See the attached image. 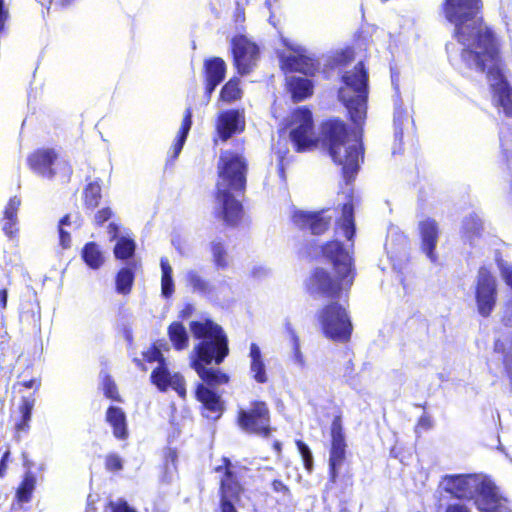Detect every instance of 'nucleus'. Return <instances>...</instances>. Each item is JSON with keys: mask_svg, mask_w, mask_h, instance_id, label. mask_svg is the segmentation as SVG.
Here are the masks:
<instances>
[{"mask_svg": "<svg viewBox=\"0 0 512 512\" xmlns=\"http://www.w3.org/2000/svg\"><path fill=\"white\" fill-rule=\"evenodd\" d=\"M101 184L100 181L89 182L83 189V205L86 209L94 210L101 202Z\"/></svg>", "mask_w": 512, "mask_h": 512, "instance_id": "29", "label": "nucleus"}, {"mask_svg": "<svg viewBox=\"0 0 512 512\" xmlns=\"http://www.w3.org/2000/svg\"><path fill=\"white\" fill-rule=\"evenodd\" d=\"M59 243L63 249H68L71 246V235L64 228L58 227Z\"/></svg>", "mask_w": 512, "mask_h": 512, "instance_id": "49", "label": "nucleus"}, {"mask_svg": "<svg viewBox=\"0 0 512 512\" xmlns=\"http://www.w3.org/2000/svg\"><path fill=\"white\" fill-rule=\"evenodd\" d=\"M287 90L294 103L301 102L313 94V83L307 78L292 76L287 80Z\"/></svg>", "mask_w": 512, "mask_h": 512, "instance_id": "24", "label": "nucleus"}, {"mask_svg": "<svg viewBox=\"0 0 512 512\" xmlns=\"http://www.w3.org/2000/svg\"><path fill=\"white\" fill-rule=\"evenodd\" d=\"M194 306L191 304V303H186L183 308L181 309V311L179 312V318L181 320H185L189 317L192 316V314L194 313Z\"/></svg>", "mask_w": 512, "mask_h": 512, "instance_id": "53", "label": "nucleus"}, {"mask_svg": "<svg viewBox=\"0 0 512 512\" xmlns=\"http://www.w3.org/2000/svg\"><path fill=\"white\" fill-rule=\"evenodd\" d=\"M475 491H471L470 482H446L444 489L457 498L474 499L481 512H512L509 501L499 495L494 482H474Z\"/></svg>", "mask_w": 512, "mask_h": 512, "instance_id": "6", "label": "nucleus"}, {"mask_svg": "<svg viewBox=\"0 0 512 512\" xmlns=\"http://www.w3.org/2000/svg\"><path fill=\"white\" fill-rule=\"evenodd\" d=\"M136 250L135 241L132 238L121 236L116 241L113 249L114 257L117 260H127L134 256Z\"/></svg>", "mask_w": 512, "mask_h": 512, "instance_id": "30", "label": "nucleus"}, {"mask_svg": "<svg viewBox=\"0 0 512 512\" xmlns=\"http://www.w3.org/2000/svg\"><path fill=\"white\" fill-rule=\"evenodd\" d=\"M195 398L202 405V414L207 418L219 419L224 411L221 396L203 383H198L195 388Z\"/></svg>", "mask_w": 512, "mask_h": 512, "instance_id": "16", "label": "nucleus"}, {"mask_svg": "<svg viewBox=\"0 0 512 512\" xmlns=\"http://www.w3.org/2000/svg\"><path fill=\"white\" fill-rule=\"evenodd\" d=\"M475 296L479 314L488 317L496 304L497 289L494 276L485 267L478 271Z\"/></svg>", "mask_w": 512, "mask_h": 512, "instance_id": "11", "label": "nucleus"}, {"mask_svg": "<svg viewBox=\"0 0 512 512\" xmlns=\"http://www.w3.org/2000/svg\"><path fill=\"white\" fill-rule=\"evenodd\" d=\"M447 512H468V511L463 506L451 505L448 507Z\"/></svg>", "mask_w": 512, "mask_h": 512, "instance_id": "63", "label": "nucleus"}, {"mask_svg": "<svg viewBox=\"0 0 512 512\" xmlns=\"http://www.w3.org/2000/svg\"><path fill=\"white\" fill-rule=\"evenodd\" d=\"M332 424H331V440L332 447L330 452V468L332 471V477H336V470L341 466L344 457H345V437L343 433L342 423H341V415L337 408H335L332 414Z\"/></svg>", "mask_w": 512, "mask_h": 512, "instance_id": "13", "label": "nucleus"}, {"mask_svg": "<svg viewBox=\"0 0 512 512\" xmlns=\"http://www.w3.org/2000/svg\"><path fill=\"white\" fill-rule=\"evenodd\" d=\"M369 76L362 61L341 76L338 98L346 107L352 122L361 127L367 114Z\"/></svg>", "mask_w": 512, "mask_h": 512, "instance_id": "5", "label": "nucleus"}, {"mask_svg": "<svg viewBox=\"0 0 512 512\" xmlns=\"http://www.w3.org/2000/svg\"><path fill=\"white\" fill-rule=\"evenodd\" d=\"M9 19V10L5 5V0H0V32H3L6 22Z\"/></svg>", "mask_w": 512, "mask_h": 512, "instance_id": "50", "label": "nucleus"}, {"mask_svg": "<svg viewBox=\"0 0 512 512\" xmlns=\"http://www.w3.org/2000/svg\"><path fill=\"white\" fill-rule=\"evenodd\" d=\"M291 223L294 228L301 231L304 235L320 234V212L304 211L295 209L291 214Z\"/></svg>", "mask_w": 512, "mask_h": 512, "instance_id": "19", "label": "nucleus"}, {"mask_svg": "<svg viewBox=\"0 0 512 512\" xmlns=\"http://www.w3.org/2000/svg\"><path fill=\"white\" fill-rule=\"evenodd\" d=\"M284 157L280 156L279 163H278V172L282 179H285V170H284V164H283Z\"/></svg>", "mask_w": 512, "mask_h": 512, "instance_id": "62", "label": "nucleus"}, {"mask_svg": "<svg viewBox=\"0 0 512 512\" xmlns=\"http://www.w3.org/2000/svg\"><path fill=\"white\" fill-rule=\"evenodd\" d=\"M104 465L107 471L115 473L122 470L123 461L118 454L110 453L106 455Z\"/></svg>", "mask_w": 512, "mask_h": 512, "instance_id": "41", "label": "nucleus"}, {"mask_svg": "<svg viewBox=\"0 0 512 512\" xmlns=\"http://www.w3.org/2000/svg\"><path fill=\"white\" fill-rule=\"evenodd\" d=\"M150 380L160 392H166L172 388L180 398H186V383L184 377L179 373L170 374L166 363H162L153 369Z\"/></svg>", "mask_w": 512, "mask_h": 512, "instance_id": "14", "label": "nucleus"}, {"mask_svg": "<svg viewBox=\"0 0 512 512\" xmlns=\"http://www.w3.org/2000/svg\"><path fill=\"white\" fill-rule=\"evenodd\" d=\"M219 512H237L234 503L220 501Z\"/></svg>", "mask_w": 512, "mask_h": 512, "instance_id": "57", "label": "nucleus"}, {"mask_svg": "<svg viewBox=\"0 0 512 512\" xmlns=\"http://www.w3.org/2000/svg\"><path fill=\"white\" fill-rule=\"evenodd\" d=\"M296 445L303 458L305 468L310 470L312 468L313 458L309 447L302 440H297Z\"/></svg>", "mask_w": 512, "mask_h": 512, "instance_id": "44", "label": "nucleus"}, {"mask_svg": "<svg viewBox=\"0 0 512 512\" xmlns=\"http://www.w3.org/2000/svg\"><path fill=\"white\" fill-rule=\"evenodd\" d=\"M186 282L193 291L206 293L209 291L208 283L198 274V272L191 270L186 274Z\"/></svg>", "mask_w": 512, "mask_h": 512, "instance_id": "36", "label": "nucleus"}, {"mask_svg": "<svg viewBox=\"0 0 512 512\" xmlns=\"http://www.w3.org/2000/svg\"><path fill=\"white\" fill-rule=\"evenodd\" d=\"M142 355L143 359L148 363L158 362V365L165 363L162 352L155 344H152Z\"/></svg>", "mask_w": 512, "mask_h": 512, "instance_id": "42", "label": "nucleus"}, {"mask_svg": "<svg viewBox=\"0 0 512 512\" xmlns=\"http://www.w3.org/2000/svg\"><path fill=\"white\" fill-rule=\"evenodd\" d=\"M250 373L253 380L258 384H265L268 382V375L262 352L256 343L250 344Z\"/></svg>", "mask_w": 512, "mask_h": 512, "instance_id": "22", "label": "nucleus"}, {"mask_svg": "<svg viewBox=\"0 0 512 512\" xmlns=\"http://www.w3.org/2000/svg\"><path fill=\"white\" fill-rule=\"evenodd\" d=\"M107 232L110 236V240L113 241V240H118L119 237V233H120V230H119V226L114 223V222H111L108 224L107 226Z\"/></svg>", "mask_w": 512, "mask_h": 512, "instance_id": "54", "label": "nucleus"}, {"mask_svg": "<svg viewBox=\"0 0 512 512\" xmlns=\"http://www.w3.org/2000/svg\"><path fill=\"white\" fill-rule=\"evenodd\" d=\"M419 231L421 236V250L431 262H437L438 257L435 253L439 238L437 222L432 219H425L419 223Z\"/></svg>", "mask_w": 512, "mask_h": 512, "instance_id": "18", "label": "nucleus"}, {"mask_svg": "<svg viewBox=\"0 0 512 512\" xmlns=\"http://www.w3.org/2000/svg\"><path fill=\"white\" fill-rule=\"evenodd\" d=\"M168 338L177 351H182L189 346V336L185 326L180 321H173L167 328Z\"/></svg>", "mask_w": 512, "mask_h": 512, "instance_id": "27", "label": "nucleus"}, {"mask_svg": "<svg viewBox=\"0 0 512 512\" xmlns=\"http://www.w3.org/2000/svg\"><path fill=\"white\" fill-rule=\"evenodd\" d=\"M231 54L233 65L240 75L249 74L260 57L258 45L243 34H238L231 39Z\"/></svg>", "mask_w": 512, "mask_h": 512, "instance_id": "9", "label": "nucleus"}, {"mask_svg": "<svg viewBox=\"0 0 512 512\" xmlns=\"http://www.w3.org/2000/svg\"><path fill=\"white\" fill-rule=\"evenodd\" d=\"M111 506L112 512H136L126 501H118L116 503H112Z\"/></svg>", "mask_w": 512, "mask_h": 512, "instance_id": "52", "label": "nucleus"}, {"mask_svg": "<svg viewBox=\"0 0 512 512\" xmlns=\"http://www.w3.org/2000/svg\"><path fill=\"white\" fill-rule=\"evenodd\" d=\"M470 475H462V474H459V475H446L445 477H443L442 480H451V481H454V480H467L466 478H469Z\"/></svg>", "mask_w": 512, "mask_h": 512, "instance_id": "58", "label": "nucleus"}, {"mask_svg": "<svg viewBox=\"0 0 512 512\" xmlns=\"http://www.w3.org/2000/svg\"><path fill=\"white\" fill-rule=\"evenodd\" d=\"M81 256L83 261L91 268L98 269L104 263V257L96 242H88L82 248Z\"/></svg>", "mask_w": 512, "mask_h": 512, "instance_id": "28", "label": "nucleus"}, {"mask_svg": "<svg viewBox=\"0 0 512 512\" xmlns=\"http://www.w3.org/2000/svg\"><path fill=\"white\" fill-rule=\"evenodd\" d=\"M280 68L284 73H301L312 76L317 71V61L301 46L287 45V51L278 54Z\"/></svg>", "mask_w": 512, "mask_h": 512, "instance_id": "10", "label": "nucleus"}, {"mask_svg": "<svg viewBox=\"0 0 512 512\" xmlns=\"http://www.w3.org/2000/svg\"><path fill=\"white\" fill-rule=\"evenodd\" d=\"M164 463L167 469H177L178 451L176 448L168 447L164 453Z\"/></svg>", "mask_w": 512, "mask_h": 512, "instance_id": "47", "label": "nucleus"}, {"mask_svg": "<svg viewBox=\"0 0 512 512\" xmlns=\"http://www.w3.org/2000/svg\"><path fill=\"white\" fill-rule=\"evenodd\" d=\"M273 489L275 491H285L288 492V488L284 485L283 482H272Z\"/></svg>", "mask_w": 512, "mask_h": 512, "instance_id": "61", "label": "nucleus"}, {"mask_svg": "<svg viewBox=\"0 0 512 512\" xmlns=\"http://www.w3.org/2000/svg\"><path fill=\"white\" fill-rule=\"evenodd\" d=\"M248 163L241 154L222 152L217 164L218 180L215 189V200L218 204L215 216L228 227L238 226L244 216L242 203L236 196L246 191Z\"/></svg>", "mask_w": 512, "mask_h": 512, "instance_id": "4", "label": "nucleus"}, {"mask_svg": "<svg viewBox=\"0 0 512 512\" xmlns=\"http://www.w3.org/2000/svg\"><path fill=\"white\" fill-rule=\"evenodd\" d=\"M192 116H193L192 108L187 107L184 112L182 123H181L180 129L177 133L176 139H178L180 141H184V142L186 141L189 131L192 127Z\"/></svg>", "mask_w": 512, "mask_h": 512, "instance_id": "39", "label": "nucleus"}, {"mask_svg": "<svg viewBox=\"0 0 512 512\" xmlns=\"http://www.w3.org/2000/svg\"><path fill=\"white\" fill-rule=\"evenodd\" d=\"M21 206V199L17 195L9 198L4 210L2 218L18 219V211Z\"/></svg>", "mask_w": 512, "mask_h": 512, "instance_id": "40", "label": "nucleus"}, {"mask_svg": "<svg viewBox=\"0 0 512 512\" xmlns=\"http://www.w3.org/2000/svg\"><path fill=\"white\" fill-rule=\"evenodd\" d=\"M285 128L289 129V138L296 152L317 148L319 139L315 134L313 113L308 106L293 109L285 119Z\"/></svg>", "mask_w": 512, "mask_h": 512, "instance_id": "7", "label": "nucleus"}, {"mask_svg": "<svg viewBox=\"0 0 512 512\" xmlns=\"http://www.w3.org/2000/svg\"><path fill=\"white\" fill-rule=\"evenodd\" d=\"M320 290V270L315 269L306 282V291L313 295Z\"/></svg>", "mask_w": 512, "mask_h": 512, "instance_id": "45", "label": "nucleus"}, {"mask_svg": "<svg viewBox=\"0 0 512 512\" xmlns=\"http://www.w3.org/2000/svg\"><path fill=\"white\" fill-rule=\"evenodd\" d=\"M419 424L425 428H430V419L427 416H422L419 420Z\"/></svg>", "mask_w": 512, "mask_h": 512, "instance_id": "64", "label": "nucleus"}, {"mask_svg": "<svg viewBox=\"0 0 512 512\" xmlns=\"http://www.w3.org/2000/svg\"><path fill=\"white\" fill-rule=\"evenodd\" d=\"M113 215L112 210L109 207H104L95 213L94 221L96 226H102L107 222Z\"/></svg>", "mask_w": 512, "mask_h": 512, "instance_id": "48", "label": "nucleus"}, {"mask_svg": "<svg viewBox=\"0 0 512 512\" xmlns=\"http://www.w3.org/2000/svg\"><path fill=\"white\" fill-rule=\"evenodd\" d=\"M0 306L3 309L7 306V291L5 289L0 291Z\"/></svg>", "mask_w": 512, "mask_h": 512, "instance_id": "59", "label": "nucleus"}, {"mask_svg": "<svg viewBox=\"0 0 512 512\" xmlns=\"http://www.w3.org/2000/svg\"><path fill=\"white\" fill-rule=\"evenodd\" d=\"M35 404L33 397H24L19 405V417L14 424V433L17 439L28 434L30 429V421L32 417V410Z\"/></svg>", "mask_w": 512, "mask_h": 512, "instance_id": "21", "label": "nucleus"}, {"mask_svg": "<svg viewBox=\"0 0 512 512\" xmlns=\"http://www.w3.org/2000/svg\"><path fill=\"white\" fill-rule=\"evenodd\" d=\"M57 159L58 153L54 148H38L28 155L27 165L34 173L51 179L56 175L53 166Z\"/></svg>", "mask_w": 512, "mask_h": 512, "instance_id": "15", "label": "nucleus"}, {"mask_svg": "<svg viewBox=\"0 0 512 512\" xmlns=\"http://www.w3.org/2000/svg\"><path fill=\"white\" fill-rule=\"evenodd\" d=\"M246 122L244 113L238 109H229L219 113L216 119L217 138L213 139L217 144V139L222 142L228 141L235 134H240L245 130Z\"/></svg>", "mask_w": 512, "mask_h": 512, "instance_id": "12", "label": "nucleus"}, {"mask_svg": "<svg viewBox=\"0 0 512 512\" xmlns=\"http://www.w3.org/2000/svg\"><path fill=\"white\" fill-rule=\"evenodd\" d=\"M236 423L245 433L262 438H269L273 432L271 411L263 400H253L248 408H240L237 411Z\"/></svg>", "mask_w": 512, "mask_h": 512, "instance_id": "8", "label": "nucleus"}, {"mask_svg": "<svg viewBox=\"0 0 512 512\" xmlns=\"http://www.w3.org/2000/svg\"><path fill=\"white\" fill-rule=\"evenodd\" d=\"M105 420L111 426L115 438L119 440L128 438L127 418L122 408L109 406L106 410Z\"/></svg>", "mask_w": 512, "mask_h": 512, "instance_id": "20", "label": "nucleus"}, {"mask_svg": "<svg viewBox=\"0 0 512 512\" xmlns=\"http://www.w3.org/2000/svg\"><path fill=\"white\" fill-rule=\"evenodd\" d=\"M136 263L122 267L115 275V290L121 295H129L135 282Z\"/></svg>", "mask_w": 512, "mask_h": 512, "instance_id": "26", "label": "nucleus"}, {"mask_svg": "<svg viewBox=\"0 0 512 512\" xmlns=\"http://www.w3.org/2000/svg\"><path fill=\"white\" fill-rule=\"evenodd\" d=\"M9 457H10L9 451H5L1 456V459H0V477L1 478L5 476V470L7 467V462L9 460Z\"/></svg>", "mask_w": 512, "mask_h": 512, "instance_id": "56", "label": "nucleus"}, {"mask_svg": "<svg viewBox=\"0 0 512 512\" xmlns=\"http://www.w3.org/2000/svg\"><path fill=\"white\" fill-rule=\"evenodd\" d=\"M359 137L355 131L351 139L345 124H322V146L327 147L334 163L342 167L344 181L339 192L343 202L333 209H322V234L333 224L335 237L322 246V298L331 299L322 311V330L335 342H347L352 332L349 316L339 301L347 295L355 278L352 182L363 160Z\"/></svg>", "mask_w": 512, "mask_h": 512, "instance_id": "1", "label": "nucleus"}, {"mask_svg": "<svg viewBox=\"0 0 512 512\" xmlns=\"http://www.w3.org/2000/svg\"><path fill=\"white\" fill-rule=\"evenodd\" d=\"M211 252L213 256L214 264L218 268H226L228 266L227 253L223 243L214 242L211 244Z\"/></svg>", "mask_w": 512, "mask_h": 512, "instance_id": "37", "label": "nucleus"}, {"mask_svg": "<svg viewBox=\"0 0 512 512\" xmlns=\"http://www.w3.org/2000/svg\"><path fill=\"white\" fill-rule=\"evenodd\" d=\"M189 329L198 343L190 355V366L206 387H217L227 384L228 374L220 369L209 368L208 365L223 363L229 355V341L223 328L210 318L194 320L189 323Z\"/></svg>", "mask_w": 512, "mask_h": 512, "instance_id": "3", "label": "nucleus"}, {"mask_svg": "<svg viewBox=\"0 0 512 512\" xmlns=\"http://www.w3.org/2000/svg\"><path fill=\"white\" fill-rule=\"evenodd\" d=\"M243 492L241 482H221L220 501L239 503Z\"/></svg>", "mask_w": 512, "mask_h": 512, "instance_id": "32", "label": "nucleus"}, {"mask_svg": "<svg viewBox=\"0 0 512 512\" xmlns=\"http://www.w3.org/2000/svg\"><path fill=\"white\" fill-rule=\"evenodd\" d=\"M248 468L240 462H232L229 458L223 457L221 464L215 467V472L220 480H240L247 476Z\"/></svg>", "mask_w": 512, "mask_h": 512, "instance_id": "23", "label": "nucleus"}, {"mask_svg": "<svg viewBox=\"0 0 512 512\" xmlns=\"http://www.w3.org/2000/svg\"><path fill=\"white\" fill-rule=\"evenodd\" d=\"M220 100L225 103H233L242 97L240 81L237 78H231L221 88Z\"/></svg>", "mask_w": 512, "mask_h": 512, "instance_id": "33", "label": "nucleus"}, {"mask_svg": "<svg viewBox=\"0 0 512 512\" xmlns=\"http://www.w3.org/2000/svg\"><path fill=\"white\" fill-rule=\"evenodd\" d=\"M161 266V293L165 298H169L175 291L174 281L172 277V267L166 258L160 261Z\"/></svg>", "mask_w": 512, "mask_h": 512, "instance_id": "31", "label": "nucleus"}, {"mask_svg": "<svg viewBox=\"0 0 512 512\" xmlns=\"http://www.w3.org/2000/svg\"><path fill=\"white\" fill-rule=\"evenodd\" d=\"M498 267L505 283L512 289V264L505 260H498Z\"/></svg>", "mask_w": 512, "mask_h": 512, "instance_id": "46", "label": "nucleus"}, {"mask_svg": "<svg viewBox=\"0 0 512 512\" xmlns=\"http://www.w3.org/2000/svg\"><path fill=\"white\" fill-rule=\"evenodd\" d=\"M226 63L221 57H211L203 63V75L205 81V93L211 96L215 88L225 79Z\"/></svg>", "mask_w": 512, "mask_h": 512, "instance_id": "17", "label": "nucleus"}, {"mask_svg": "<svg viewBox=\"0 0 512 512\" xmlns=\"http://www.w3.org/2000/svg\"><path fill=\"white\" fill-rule=\"evenodd\" d=\"M71 224V221H70V215L69 214H65L60 220H59V223H58V227H61L63 228V226L65 225H70Z\"/></svg>", "mask_w": 512, "mask_h": 512, "instance_id": "60", "label": "nucleus"}, {"mask_svg": "<svg viewBox=\"0 0 512 512\" xmlns=\"http://www.w3.org/2000/svg\"><path fill=\"white\" fill-rule=\"evenodd\" d=\"M484 230L482 219L476 214H470L462 222L461 237L465 242L473 245Z\"/></svg>", "mask_w": 512, "mask_h": 512, "instance_id": "25", "label": "nucleus"}, {"mask_svg": "<svg viewBox=\"0 0 512 512\" xmlns=\"http://www.w3.org/2000/svg\"><path fill=\"white\" fill-rule=\"evenodd\" d=\"M1 221L4 234L10 239L14 238L19 232L18 219L2 218Z\"/></svg>", "mask_w": 512, "mask_h": 512, "instance_id": "43", "label": "nucleus"}, {"mask_svg": "<svg viewBox=\"0 0 512 512\" xmlns=\"http://www.w3.org/2000/svg\"><path fill=\"white\" fill-rule=\"evenodd\" d=\"M35 482H21L16 490V501L19 504L28 503L32 499Z\"/></svg>", "mask_w": 512, "mask_h": 512, "instance_id": "38", "label": "nucleus"}, {"mask_svg": "<svg viewBox=\"0 0 512 512\" xmlns=\"http://www.w3.org/2000/svg\"><path fill=\"white\" fill-rule=\"evenodd\" d=\"M354 59V54L352 49L347 48L345 50H340L328 55L325 60V65L329 68H335L338 66H343L348 64Z\"/></svg>", "mask_w": 512, "mask_h": 512, "instance_id": "34", "label": "nucleus"}, {"mask_svg": "<svg viewBox=\"0 0 512 512\" xmlns=\"http://www.w3.org/2000/svg\"><path fill=\"white\" fill-rule=\"evenodd\" d=\"M102 390L107 399L115 402H122L123 399L119 393L118 387L110 374L102 377Z\"/></svg>", "mask_w": 512, "mask_h": 512, "instance_id": "35", "label": "nucleus"}, {"mask_svg": "<svg viewBox=\"0 0 512 512\" xmlns=\"http://www.w3.org/2000/svg\"><path fill=\"white\" fill-rule=\"evenodd\" d=\"M184 144H185L184 141H180L175 138V141L172 145V155H171L172 161L175 160L179 156L181 150L183 149Z\"/></svg>", "mask_w": 512, "mask_h": 512, "instance_id": "55", "label": "nucleus"}, {"mask_svg": "<svg viewBox=\"0 0 512 512\" xmlns=\"http://www.w3.org/2000/svg\"><path fill=\"white\" fill-rule=\"evenodd\" d=\"M41 381L38 378H31L29 380H23L17 382V385L26 388V389H34V391H37L40 387Z\"/></svg>", "mask_w": 512, "mask_h": 512, "instance_id": "51", "label": "nucleus"}, {"mask_svg": "<svg viewBox=\"0 0 512 512\" xmlns=\"http://www.w3.org/2000/svg\"><path fill=\"white\" fill-rule=\"evenodd\" d=\"M479 0H446L444 13L454 25L459 47L446 45L449 59L461 60L468 68L485 72L493 90V99L505 115L512 116V90L504 74L498 42L479 16Z\"/></svg>", "mask_w": 512, "mask_h": 512, "instance_id": "2", "label": "nucleus"}]
</instances>
